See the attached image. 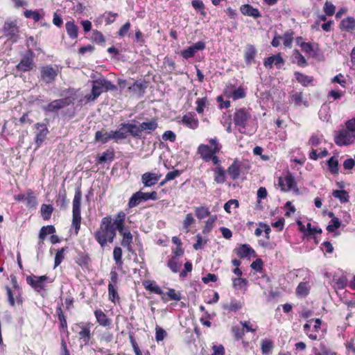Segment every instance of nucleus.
Here are the masks:
<instances>
[{
    "instance_id": "052dcab7",
    "label": "nucleus",
    "mask_w": 355,
    "mask_h": 355,
    "mask_svg": "<svg viewBox=\"0 0 355 355\" xmlns=\"http://www.w3.org/2000/svg\"><path fill=\"white\" fill-rule=\"evenodd\" d=\"M180 175V173L178 170L168 172L166 174L165 179L161 182V185H164L168 181L174 180L177 177H178Z\"/></svg>"
},
{
    "instance_id": "412c9836",
    "label": "nucleus",
    "mask_w": 355,
    "mask_h": 355,
    "mask_svg": "<svg viewBox=\"0 0 355 355\" xmlns=\"http://www.w3.org/2000/svg\"><path fill=\"white\" fill-rule=\"evenodd\" d=\"M112 136H114V141L117 142L119 140L124 139L128 135L126 123H121L118 129L112 131Z\"/></svg>"
},
{
    "instance_id": "ea45409f",
    "label": "nucleus",
    "mask_w": 355,
    "mask_h": 355,
    "mask_svg": "<svg viewBox=\"0 0 355 355\" xmlns=\"http://www.w3.org/2000/svg\"><path fill=\"white\" fill-rule=\"evenodd\" d=\"M127 131L128 134H130L133 137H140L141 132L140 130V125H137L133 123H127Z\"/></svg>"
},
{
    "instance_id": "0e129e2a",
    "label": "nucleus",
    "mask_w": 355,
    "mask_h": 355,
    "mask_svg": "<svg viewBox=\"0 0 355 355\" xmlns=\"http://www.w3.org/2000/svg\"><path fill=\"white\" fill-rule=\"evenodd\" d=\"M331 223L327 227V231L332 232L340 226V222L338 218H334L331 220Z\"/></svg>"
},
{
    "instance_id": "9b49d317",
    "label": "nucleus",
    "mask_w": 355,
    "mask_h": 355,
    "mask_svg": "<svg viewBox=\"0 0 355 355\" xmlns=\"http://www.w3.org/2000/svg\"><path fill=\"white\" fill-rule=\"evenodd\" d=\"M35 141L37 145V148L40 146L43 141L46 138L49 131L47 125L43 123H37L35 124Z\"/></svg>"
},
{
    "instance_id": "72a5a7b5",
    "label": "nucleus",
    "mask_w": 355,
    "mask_h": 355,
    "mask_svg": "<svg viewBox=\"0 0 355 355\" xmlns=\"http://www.w3.org/2000/svg\"><path fill=\"white\" fill-rule=\"evenodd\" d=\"M67 33L70 38L74 40L78 37V28L74 24V21H67L65 24Z\"/></svg>"
},
{
    "instance_id": "4c0bfd02",
    "label": "nucleus",
    "mask_w": 355,
    "mask_h": 355,
    "mask_svg": "<svg viewBox=\"0 0 355 355\" xmlns=\"http://www.w3.org/2000/svg\"><path fill=\"white\" fill-rule=\"evenodd\" d=\"M144 286H145L146 289L158 295H162L163 291L161 289V288L156 284L155 282H151V281H146L144 282Z\"/></svg>"
},
{
    "instance_id": "e2e57ef3",
    "label": "nucleus",
    "mask_w": 355,
    "mask_h": 355,
    "mask_svg": "<svg viewBox=\"0 0 355 355\" xmlns=\"http://www.w3.org/2000/svg\"><path fill=\"white\" fill-rule=\"evenodd\" d=\"M323 10L326 15L332 16L335 13L336 8L331 2L326 1Z\"/></svg>"
},
{
    "instance_id": "4468645a",
    "label": "nucleus",
    "mask_w": 355,
    "mask_h": 355,
    "mask_svg": "<svg viewBox=\"0 0 355 355\" xmlns=\"http://www.w3.org/2000/svg\"><path fill=\"white\" fill-rule=\"evenodd\" d=\"M205 49V43L202 41H199L193 45L188 47L187 49L180 52L181 55L186 60L193 58L197 51H202Z\"/></svg>"
},
{
    "instance_id": "f3484780",
    "label": "nucleus",
    "mask_w": 355,
    "mask_h": 355,
    "mask_svg": "<svg viewBox=\"0 0 355 355\" xmlns=\"http://www.w3.org/2000/svg\"><path fill=\"white\" fill-rule=\"evenodd\" d=\"M257 50L252 44H248L244 49V60L246 64H250L254 62Z\"/></svg>"
},
{
    "instance_id": "2eb2a0df",
    "label": "nucleus",
    "mask_w": 355,
    "mask_h": 355,
    "mask_svg": "<svg viewBox=\"0 0 355 355\" xmlns=\"http://www.w3.org/2000/svg\"><path fill=\"white\" fill-rule=\"evenodd\" d=\"M162 175L158 173L147 172L144 173L141 175V182L144 184V187H150L155 185Z\"/></svg>"
},
{
    "instance_id": "ddd939ff",
    "label": "nucleus",
    "mask_w": 355,
    "mask_h": 355,
    "mask_svg": "<svg viewBox=\"0 0 355 355\" xmlns=\"http://www.w3.org/2000/svg\"><path fill=\"white\" fill-rule=\"evenodd\" d=\"M41 78L46 83L53 82L58 76V69L51 65H46L41 68Z\"/></svg>"
},
{
    "instance_id": "473e14b6",
    "label": "nucleus",
    "mask_w": 355,
    "mask_h": 355,
    "mask_svg": "<svg viewBox=\"0 0 355 355\" xmlns=\"http://www.w3.org/2000/svg\"><path fill=\"white\" fill-rule=\"evenodd\" d=\"M341 28L345 31L350 32L355 29V19L353 17H348L341 21Z\"/></svg>"
},
{
    "instance_id": "f704fd0d",
    "label": "nucleus",
    "mask_w": 355,
    "mask_h": 355,
    "mask_svg": "<svg viewBox=\"0 0 355 355\" xmlns=\"http://www.w3.org/2000/svg\"><path fill=\"white\" fill-rule=\"evenodd\" d=\"M122 236L123 239L121 241V245L124 248H126L128 251L132 250L131 243L132 242V235L130 232H125L123 231V233H119Z\"/></svg>"
},
{
    "instance_id": "13d9d810",
    "label": "nucleus",
    "mask_w": 355,
    "mask_h": 355,
    "mask_svg": "<svg viewBox=\"0 0 355 355\" xmlns=\"http://www.w3.org/2000/svg\"><path fill=\"white\" fill-rule=\"evenodd\" d=\"M24 16L26 18L33 19L35 21H38L42 18V16L40 15V14L38 12L32 11V10H27L24 12Z\"/></svg>"
},
{
    "instance_id": "e433bc0d",
    "label": "nucleus",
    "mask_w": 355,
    "mask_h": 355,
    "mask_svg": "<svg viewBox=\"0 0 355 355\" xmlns=\"http://www.w3.org/2000/svg\"><path fill=\"white\" fill-rule=\"evenodd\" d=\"M214 180L218 184L225 182V171L220 166H217L214 170Z\"/></svg>"
},
{
    "instance_id": "c03bdc74",
    "label": "nucleus",
    "mask_w": 355,
    "mask_h": 355,
    "mask_svg": "<svg viewBox=\"0 0 355 355\" xmlns=\"http://www.w3.org/2000/svg\"><path fill=\"white\" fill-rule=\"evenodd\" d=\"M295 77L298 83L304 86H307L313 81L312 77L308 76L300 72L295 73Z\"/></svg>"
},
{
    "instance_id": "4be33fe9",
    "label": "nucleus",
    "mask_w": 355,
    "mask_h": 355,
    "mask_svg": "<svg viewBox=\"0 0 355 355\" xmlns=\"http://www.w3.org/2000/svg\"><path fill=\"white\" fill-rule=\"evenodd\" d=\"M94 315L98 324L103 327H110L112 324V320L101 310L98 309L94 311Z\"/></svg>"
},
{
    "instance_id": "aec40b11",
    "label": "nucleus",
    "mask_w": 355,
    "mask_h": 355,
    "mask_svg": "<svg viewBox=\"0 0 355 355\" xmlns=\"http://www.w3.org/2000/svg\"><path fill=\"white\" fill-rule=\"evenodd\" d=\"M125 219V214L123 211H119L113 220L112 224L119 233H123L124 230V221Z\"/></svg>"
},
{
    "instance_id": "49530a36",
    "label": "nucleus",
    "mask_w": 355,
    "mask_h": 355,
    "mask_svg": "<svg viewBox=\"0 0 355 355\" xmlns=\"http://www.w3.org/2000/svg\"><path fill=\"white\" fill-rule=\"evenodd\" d=\"M53 208L50 205L43 204L41 207V214L44 220H49L51 218Z\"/></svg>"
},
{
    "instance_id": "6e6552de",
    "label": "nucleus",
    "mask_w": 355,
    "mask_h": 355,
    "mask_svg": "<svg viewBox=\"0 0 355 355\" xmlns=\"http://www.w3.org/2000/svg\"><path fill=\"white\" fill-rule=\"evenodd\" d=\"M48 280H49L50 282H53V280L50 279L46 275L26 277L27 283L37 292L44 289L46 282Z\"/></svg>"
},
{
    "instance_id": "5fc2aeb1",
    "label": "nucleus",
    "mask_w": 355,
    "mask_h": 355,
    "mask_svg": "<svg viewBox=\"0 0 355 355\" xmlns=\"http://www.w3.org/2000/svg\"><path fill=\"white\" fill-rule=\"evenodd\" d=\"M282 40L286 47L291 48L293 42V32L291 31L286 32L282 37Z\"/></svg>"
},
{
    "instance_id": "c756f323",
    "label": "nucleus",
    "mask_w": 355,
    "mask_h": 355,
    "mask_svg": "<svg viewBox=\"0 0 355 355\" xmlns=\"http://www.w3.org/2000/svg\"><path fill=\"white\" fill-rule=\"evenodd\" d=\"M274 348V343L272 340L265 338L261 340V350L263 354L269 355L272 353Z\"/></svg>"
},
{
    "instance_id": "a18cd8bd",
    "label": "nucleus",
    "mask_w": 355,
    "mask_h": 355,
    "mask_svg": "<svg viewBox=\"0 0 355 355\" xmlns=\"http://www.w3.org/2000/svg\"><path fill=\"white\" fill-rule=\"evenodd\" d=\"M293 61L297 62L299 66L305 67L307 64L305 58L300 53L298 50H294L293 53Z\"/></svg>"
},
{
    "instance_id": "680f3d73",
    "label": "nucleus",
    "mask_w": 355,
    "mask_h": 355,
    "mask_svg": "<svg viewBox=\"0 0 355 355\" xmlns=\"http://www.w3.org/2000/svg\"><path fill=\"white\" fill-rule=\"evenodd\" d=\"M26 201L29 207H35L37 205L36 197L32 193L26 194Z\"/></svg>"
},
{
    "instance_id": "69168bd1",
    "label": "nucleus",
    "mask_w": 355,
    "mask_h": 355,
    "mask_svg": "<svg viewBox=\"0 0 355 355\" xmlns=\"http://www.w3.org/2000/svg\"><path fill=\"white\" fill-rule=\"evenodd\" d=\"M166 336V332L164 329L159 327L155 328V339L157 342L162 341Z\"/></svg>"
},
{
    "instance_id": "f03ea898",
    "label": "nucleus",
    "mask_w": 355,
    "mask_h": 355,
    "mask_svg": "<svg viewBox=\"0 0 355 355\" xmlns=\"http://www.w3.org/2000/svg\"><path fill=\"white\" fill-rule=\"evenodd\" d=\"M116 89V86L105 78H99L92 83L91 94L86 95L87 101L96 100L103 92Z\"/></svg>"
},
{
    "instance_id": "4d7b16f0",
    "label": "nucleus",
    "mask_w": 355,
    "mask_h": 355,
    "mask_svg": "<svg viewBox=\"0 0 355 355\" xmlns=\"http://www.w3.org/2000/svg\"><path fill=\"white\" fill-rule=\"evenodd\" d=\"M195 223V219L192 214H187L183 222V227L186 232L189 231V227Z\"/></svg>"
},
{
    "instance_id": "cd10ccee",
    "label": "nucleus",
    "mask_w": 355,
    "mask_h": 355,
    "mask_svg": "<svg viewBox=\"0 0 355 355\" xmlns=\"http://www.w3.org/2000/svg\"><path fill=\"white\" fill-rule=\"evenodd\" d=\"M182 123L191 129H196L198 126V120L191 114H186L182 117Z\"/></svg>"
},
{
    "instance_id": "bf43d9fd",
    "label": "nucleus",
    "mask_w": 355,
    "mask_h": 355,
    "mask_svg": "<svg viewBox=\"0 0 355 355\" xmlns=\"http://www.w3.org/2000/svg\"><path fill=\"white\" fill-rule=\"evenodd\" d=\"M192 6L196 10L200 12L203 15H206L205 12V5L201 0H193L191 2Z\"/></svg>"
},
{
    "instance_id": "5701e85b",
    "label": "nucleus",
    "mask_w": 355,
    "mask_h": 355,
    "mask_svg": "<svg viewBox=\"0 0 355 355\" xmlns=\"http://www.w3.org/2000/svg\"><path fill=\"white\" fill-rule=\"evenodd\" d=\"M236 253L241 258H245L251 256H254V250L247 244L241 245L236 249Z\"/></svg>"
},
{
    "instance_id": "6e6d98bb",
    "label": "nucleus",
    "mask_w": 355,
    "mask_h": 355,
    "mask_svg": "<svg viewBox=\"0 0 355 355\" xmlns=\"http://www.w3.org/2000/svg\"><path fill=\"white\" fill-rule=\"evenodd\" d=\"M232 332L236 340H239L242 339L245 336V331L243 329H241L238 326H234L232 327Z\"/></svg>"
},
{
    "instance_id": "f8f14e48",
    "label": "nucleus",
    "mask_w": 355,
    "mask_h": 355,
    "mask_svg": "<svg viewBox=\"0 0 355 355\" xmlns=\"http://www.w3.org/2000/svg\"><path fill=\"white\" fill-rule=\"evenodd\" d=\"M35 66L33 62V53L29 51L25 55L21 61L16 66V69L19 71L27 72L31 71Z\"/></svg>"
},
{
    "instance_id": "37998d69",
    "label": "nucleus",
    "mask_w": 355,
    "mask_h": 355,
    "mask_svg": "<svg viewBox=\"0 0 355 355\" xmlns=\"http://www.w3.org/2000/svg\"><path fill=\"white\" fill-rule=\"evenodd\" d=\"M333 196L338 198L341 203H345L349 200V194L345 190H335L332 193Z\"/></svg>"
},
{
    "instance_id": "3c124183",
    "label": "nucleus",
    "mask_w": 355,
    "mask_h": 355,
    "mask_svg": "<svg viewBox=\"0 0 355 355\" xmlns=\"http://www.w3.org/2000/svg\"><path fill=\"white\" fill-rule=\"evenodd\" d=\"M248 280L241 277L232 278V285L236 289L241 288L246 286Z\"/></svg>"
},
{
    "instance_id": "f257e3e1",
    "label": "nucleus",
    "mask_w": 355,
    "mask_h": 355,
    "mask_svg": "<svg viewBox=\"0 0 355 355\" xmlns=\"http://www.w3.org/2000/svg\"><path fill=\"white\" fill-rule=\"evenodd\" d=\"M116 236V229L112 224L110 216L102 218L99 229L95 232V239L102 248L107 242L112 243Z\"/></svg>"
},
{
    "instance_id": "393cba45",
    "label": "nucleus",
    "mask_w": 355,
    "mask_h": 355,
    "mask_svg": "<svg viewBox=\"0 0 355 355\" xmlns=\"http://www.w3.org/2000/svg\"><path fill=\"white\" fill-rule=\"evenodd\" d=\"M112 130L110 132L97 131L95 133V141L101 142V144H105L110 139L114 140V136L112 135Z\"/></svg>"
},
{
    "instance_id": "bb28decb",
    "label": "nucleus",
    "mask_w": 355,
    "mask_h": 355,
    "mask_svg": "<svg viewBox=\"0 0 355 355\" xmlns=\"http://www.w3.org/2000/svg\"><path fill=\"white\" fill-rule=\"evenodd\" d=\"M80 330L78 332V338L84 343L85 345H87L91 338L90 329L87 326L78 327Z\"/></svg>"
},
{
    "instance_id": "9d476101",
    "label": "nucleus",
    "mask_w": 355,
    "mask_h": 355,
    "mask_svg": "<svg viewBox=\"0 0 355 355\" xmlns=\"http://www.w3.org/2000/svg\"><path fill=\"white\" fill-rule=\"evenodd\" d=\"M335 143L338 146H347L352 144L355 140V133L343 129L335 136Z\"/></svg>"
},
{
    "instance_id": "7c9ffc66",
    "label": "nucleus",
    "mask_w": 355,
    "mask_h": 355,
    "mask_svg": "<svg viewBox=\"0 0 355 355\" xmlns=\"http://www.w3.org/2000/svg\"><path fill=\"white\" fill-rule=\"evenodd\" d=\"M162 299L164 301H166L168 300L180 301L182 299L181 293L180 292H176L173 288H169L166 293L162 295Z\"/></svg>"
},
{
    "instance_id": "603ef678",
    "label": "nucleus",
    "mask_w": 355,
    "mask_h": 355,
    "mask_svg": "<svg viewBox=\"0 0 355 355\" xmlns=\"http://www.w3.org/2000/svg\"><path fill=\"white\" fill-rule=\"evenodd\" d=\"M67 248H62L58 250L55 256V265L54 268L58 266L64 258V252L67 250Z\"/></svg>"
},
{
    "instance_id": "b1692460",
    "label": "nucleus",
    "mask_w": 355,
    "mask_h": 355,
    "mask_svg": "<svg viewBox=\"0 0 355 355\" xmlns=\"http://www.w3.org/2000/svg\"><path fill=\"white\" fill-rule=\"evenodd\" d=\"M225 94L227 97L232 98L234 101L244 98L246 94L244 89L241 87L234 89H227Z\"/></svg>"
},
{
    "instance_id": "864d4df0",
    "label": "nucleus",
    "mask_w": 355,
    "mask_h": 355,
    "mask_svg": "<svg viewBox=\"0 0 355 355\" xmlns=\"http://www.w3.org/2000/svg\"><path fill=\"white\" fill-rule=\"evenodd\" d=\"M328 166L332 173H337L338 171V162L337 158L331 157L327 162Z\"/></svg>"
},
{
    "instance_id": "39448f33",
    "label": "nucleus",
    "mask_w": 355,
    "mask_h": 355,
    "mask_svg": "<svg viewBox=\"0 0 355 355\" xmlns=\"http://www.w3.org/2000/svg\"><path fill=\"white\" fill-rule=\"evenodd\" d=\"M252 118L250 110L245 107L236 110L234 114L233 121L236 126L239 127L241 133H243L248 122Z\"/></svg>"
},
{
    "instance_id": "09e8293b",
    "label": "nucleus",
    "mask_w": 355,
    "mask_h": 355,
    "mask_svg": "<svg viewBox=\"0 0 355 355\" xmlns=\"http://www.w3.org/2000/svg\"><path fill=\"white\" fill-rule=\"evenodd\" d=\"M113 258L116 264L121 267L123 264L122 250L120 247H115L113 250Z\"/></svg>"
},
{
    "instance_id": "a878e982",
    "label": "nucleus",
    "mask_w": 355,
    "mask_h": 355,
    "mask_svg": "<svg viewBox=\"0 0 355 355\" xmlns=\"http://www.w3.org/2000/svg\"><path fill=\"white\" fill-rule=\"evenodd\" d=\"M290 98L296 106H301L302 105L308 106V103L304 99L303 94L298 92H292L290 95Z\"/></svg>"
},
{
    "instance_id": "338daca9",
    "label": "nucleus",
    "mask_w": 355,
    "mask_h": 355,
    "mask_svg": "<svg viewBox=\"0 0 355 355\" xmlns=\"http://www.w3.org/2000/svg\"><path fill=\"white\" fill-rule=\"evenodd\" d=\"M206 103H207V98L206 97L201 98H198L196 100V104H197L196 112L198 113H202L203 112L204 108H205V105H206Z\"/></svg>"
},
{
    "instance_id": "20e7f679",
    "label": "nucleus",
    "mask_w": 355,
    "mask_h": 355,
    "mask_svg": "<svg viewBox=\"0 0 355 355\" xmlns=\"http://www.w3.org/2000/svg\"><path fill=\"white\" fill-rule=\"evenodd\" d=\"M209 142L211 146L206 144H200L198 148V153L205 162H209L211 156L219 153L221 148V145L216 137L209 139Z\"/></svg>"
},
{
    "instance_id": "a19ab883",
    "label": "nucleus",
    "mask_w": 355,
    "mask_h": 355,
    "mask_svg": "<svg viewBox=\"0 0 355 355\" xmlns=\"http://www.w3.org/2000/svg\"><path fill=\"white\" fill-rule=\"evenodd\" d=\"M310 286L307 282H301L296 288V294L297 296L304 297L309 293Z\"/></svg>"
},
{
    "instance_id": "79ce46f5",
    "label": "nucleus",
    "mask_w": 355,
    "mask_h": 355,
    "mask_svg": "<svg viewBox=\"0 0 355 355\" xmlns=\"http://www.w3.org/2000/svg\"><path fill=\"white\" fill-rule=\"evenodd\" d=\"M114 157V153L112 150H107L104 152L101 156L98 159V164L105 163L107 162H112Z\"/></svg>"
},
{
    "instance_id": "8fccbe9b",
    "label": "nucleus",
    "mask_w": 355,
    "mask_h": 355,
    "mask_svg": "<svg viewBox=\"0 0 355 355\" xmlns=\"http://www.w3.org/2000/svg\"><path fill=\"white\" fill-rule=\"evenodd\" d=\"M196 217L201 220L207 217L210 214L209 209L206 207H199L195 209Z\"/></svg>"
},
{
    "instance_id": "2f4dec72",
    "label": "nucleus",
    "mask_w": 355,
    "mask_h": 355,
    "mask_svg": "<svg viewBox=\"0 0 355 355\" xmlns=\"http://www.w3.org/2000/svg\"><path fill=\"white\" fill-rule=\"evenodd\" d=\"M227 173L232 180H236L240 175V165L237 160H235L227 168Z\"/></svg>"
},
{
    "instance_id": "c9c22d12",
    "label": "nucleus",
    "mask_w": 355,
    "mask_h": 355,
    "mask_svg": "<svg viewBox=\"0 0 355 355\" xmlns=\"http://www.w3.org/2000/svg\"><path fill=\"white\" fill-rule=\"evenodd\" d=\"M146 85L141 81H136L134 84L128 87V90L133 94H138L141 96L144 93Z\"/></svg>"
},
{
    "instance_id": "423d86ee",
    "label": "nucleus",
    "mask_w": 355,
    "mask_h": 355,
    "mask_svg": "<svg viewBox=\"0 0 355 355\" xmlns=\"http://www.w3.org/2000/svg\"><path fill=\"white\" fill-rule=\"evenodd\" d=\"M157 193L156 191H152L150 193H144L141 191H139L132 194L130 197L128 206L130 208H133L138 205H139L142 202H146L148 200H157Z\"/></svg>"
},
{
    "instance_id": "a211bd4d",
    "label": "nucleus",
    "mask_w": 355,
    "mask_h": 355,
    "mask_svg": "<svg viewBox=\"0 0 355 355\" xmlns=\"http://www.w3.org/2000/svg\"><path fill=\"white\" fill-rule=\"evenodd\" d=\"M139 125L141 134L143 132L146 134H150L154 130H155L158 127L157 121L155 119H153L148 121H144L140 123Z\"/></svg>"
},
{
    "instance_id": "c85d7f7f",
    "label": "nucleus",
    "mask_w": 355,
    "mask_h": 355,
    "mask_svg": "<svg viewBox=\"0 0 355 355\" xmlns=\"http://www.w3.org/2000/svg\"><path fill=\"white\" fill-rule=\"evenodd\" d=\"M55 232V229L53 225L44 226L41 228L39 238L41 241L39 243V249L42 247L45 237L47 234H52Z\"/></svg>"
},
{
    "instance_id": "0eeeda50",
    "label": "nucleus",
    "mask_w": 355,
    "mask_h": 355,
    "mask_svg": "<svg viewBox=\"0 0 355 355\" xmlns=\"http://www.w3.org/2000/svg\"><path fill=\"white\" fill-rule=\"evenodd\" d=\"M70 103L71 100L69 98L56 99L43 106L42 110L45 114L49 113L56 114L60 110L68 106Z\"/></svg>"
},
{
    "instance_id": "de8ad7c7",
    "label": "nucleus",
    "mask_w": 355,
    "mask_h": 355,
    "mask_svg": "<svg viewBox=\"0 0 355 355\" xmlns=\"http://www.w3.org/2000/svg\"><path fill=\"white\" fill-rule=\"evenodd\" d=\"M108 296L109 300L114 303L119 300L117 290L112 283L108 284Z\"/></svg>"
},
{
    "instance_id": "774afa93",
    "label": "nucleus",
    "mask_w": 355,
    "mask_h": 355,
    "mask_svg": "<svg viewBox=\"0 0 355 355\" xmlns=\"http://www.w3.org/2000/svg\"><path fill=\"white\" fill-rule=\"evenodd\" d=\"M322 139V135H318V134H313L309 141V143L312 146H318L321 143V141Z\"/></svg>"
},
{
    "instance_id": "6ab92c4d",
    "label": "nucleus",
    "mask_w": 355,
    "mask_h": 355,
    "mask_svg": "<svg viewBox=\"0 0 355 355\" xmlns=\"http://www.w3.org/2000/svg\"><path fill=\"white\" fill-rule=\"evenodd\" d=\"M3 31L7 35L13 38V42L17 41L18 28L15 22H6L3 26Z\"/></svg>"
},
{
    "instance_id": "7ed1b4c3",
    "label": "nucleus",
    "mask_w": 355,
    "mask_h": 355,
    "mask_svg": "<svg viewBox=\"0 0 355 355\" xmlns=\"http://www.w3.org/2000/svg\"><path fill=\"white\" fill-rule=\"evenodd\" d=\"M82 200V192L80 188L76 189L74 198L73 200L72 209V224L71 226L75 229V234L77 235L80 227V205Z\"/></svg>"
},
{
    "instance_id": "dca6fc26",
    "label": "nucleus",
    "mask_w": 355,
    "mask_h": 355,
    "mask_svg": "<svg viewBox=\"0 0 355 355\" xmlns=\"http://www.w3.org/2000/svg\"><path fill=\"white\" fill-rule=\"evenodd\" d=\"M240 11L243 15L252 17L254 19L259 18L261 16L257 8H255L249 4L242 5L240 7Z\"/></svg>"
},
{
    "instance_id": "58836bf2",
    "label": "nucleus",
    "mask_w": 355,
    "mask_h": 355,
    "mask_svg": "<svg viewBox=\"0 0 355 355\" xmlns=\"http://www.w3.org/2000/svg\"><path fill=\"white\" fill-rule=\"evenodd\" d=\"M242 306L243 304L240 301L233 299L230 301V303L224 304L223 307L225 310L236 312L241 309Z\"/></svg>"
},
{
    "instance_id": "1a4fd4ad",
    "label": "nucleus",
    "mask_w": 355,
    "mask_h": 355,
    "mask_svg": "<svg viewBox=\"0 0 355 355\" xmlns=\"http://www.w3.org/2000/svg\"><path fill=\"white\" fill-rule=\"evenodd\" d=\"M278 185L281 190L287 192L291 190L298 191L294 177L291 173H287L284 177H280L278 180Z\"/></svg>"
}]
</instances>
